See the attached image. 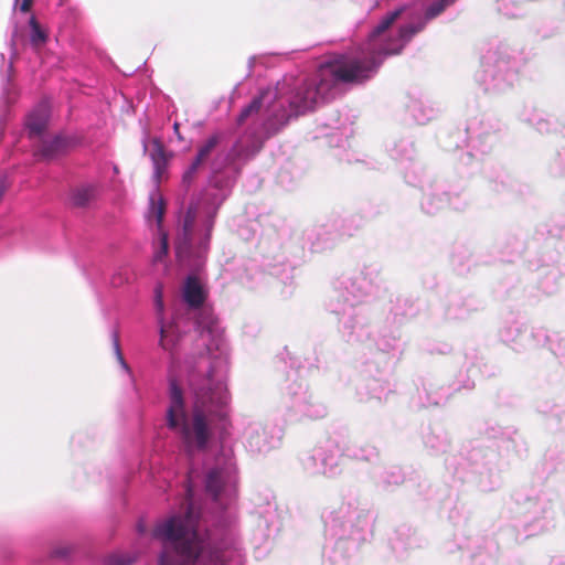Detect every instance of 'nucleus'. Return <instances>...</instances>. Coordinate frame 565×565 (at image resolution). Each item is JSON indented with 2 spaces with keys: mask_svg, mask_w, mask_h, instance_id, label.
Returning a JSON list of instances; mask_svg holds the SVG:
<instances>
[{
  "mask_svg": "<svg viewBox=\"0 0 565 565\" xmlns=\"http://www.w3.org/2000/svg\"><path fill=\"white\" fill-rule=\"evenodd\" d=\"M125 275H126L125 278L121 277V273L118 275H115L111 280L113 285L118 287V286L122 285L125 281H128L127 273H125Z\"/></svg>",
  "mask_w": 565,
  "mask_h": 565,
  "instance_id": "obj_19",
  "label": "nucleus"
},
{
  "mask_svg": "<svg viewBox=\"0 0 565 565\" xmlns=\"http://www.w3.org/2000/svg\"><path fill=\"white\" fill-rule=\"evenodd\" d=\"M278 440L259 423L248 424L243 431V441L252 452H266L276 447Z\"/></svg>",
  "mask_w": 565,
  "mask_h": 565,
  "instance_id": "obj_7",
  "label": "nucleus"
},
{
  "mask_svg": "<svg viewBox=\"0 0 565 565\" xmlns=\"http://www.w3.org/2000/svg\"><path fill=\"white\" fill-rule=\"evenodd\" d=\"M236 473L230 459L217 462L216 467L209 470L205 477V489L212 499L223 507L235 495Z\"/></svg>",
  "mask_w": 565,
  "mask_h": 565,
  "instance_id": "obj_4",
  "label": "nucleus"
},
{
  "mask_svg": "<svg viewBox=\"0 0 565 565\" xmlns=\"http://www.w3.org/2000/svg\"><path fill=\"white\" fill-rule=\"evenodd\" d=\"M32 2L33 0H15L14 8L19 9L21 12H28Z\"/></svg>",
  "mask_w": 565,
  "mask_h": 565,
  "instance_id": "obj_17",
  "label": "nucleus"
},
{
  "mask_svg": "<svg viewBox=\"0 0 565 565\" xmlns=\"http://www.w3.org/2000/svg\"><path fill=\"white\" fill-rule=\"evenodd\" d=\"M341 452L333 441H326L313 448L310 455L302 459L303 468L312 475L334 476L339 471Z\"/></svg>",
  "mask_w": 565,
  "mask_h": 565,
  "instance_id": "obj_5",
  "label": "nucleus"
},
{
  "mask_svg": "<svg viewBox=\"0 0 565 565\" xmlns=\"http://www.w3.org/2000/svg\"><path fill=\"white\" fill-rule=\"evenodd\" d=\"M194 470L188 476L183 511L159 520L152 535L161 543L159 565H243L232 529L221 525L203 533L194 507Z\"/></svg>",
  "mask_w": 565,
  "mask_h": 565,
  "instance_id": "obj_3",
  "label": "nucleus"
},
{
  "mask_svg": "<svg viewBox=\"0 0 565 565\" xmlns=\"http://www.w3.org/2000/svg\"><path fill=\"white\" fill-rule=\"evenodd\" d=\"M134 562V558L125 557L122 555H115L111 557L109 565H129Z\"/></svg>",
  "mask_w": 565,
  "mask_h": 565,
  "instance_id": "obj_16",
  "label": "nucleus"
},
{
  "mask_svg": "<svg viewBox=\"0 0 565 565\" xmlns=\"http://www.w3.org/2000/svg\"><path fill=\"white\" fill-rule=\"evenodd\" d=\"M201 168L202 166L200 163H198L195 160L192 161V163L189 166V168L184 171L182 175V184L185 188H189L191 185Z\"/></svg>",
  "mask_w": 565,
  "mask_h": 565,
  "instance_id": "obj_14",
  "label": "nucleus"
},
{
  "mask_svg": "<svg viewBox=\"0 0 565 565\" xmlns=\"http://www.w3.org/2000/svg\"><path fill=\"white\" fill-rule=\"evenodd\" d=\"M254 63V57L249 58V65Z\"/></svg>",
  "mask_w": 565,
  "mask_h": 565,
  "instance_id": "obj_22",
  "label": "nucleus"
},
{
  "mask_svg": "<svg viewBox=\"0 0 565 565\" xmlns=\"http://www.w3.org/2000/svg\"><path fill=\"white\" fill-rule=\"evenodd\" d=\"M418 2L388 12L363 45L330 56L312 77L286 75L275 87L260 92L238 117L239 124L250 120L259 128L242 137L231 152L221 151L218 134L199 146L194 160L202 167L210 163L211 175L209 186L191 203L178 230L175 254L181 263L195 268L203 264L214 217L238 173V161L256 154L265 140L277 134L291 117L333 97L339 84L361 83L376 72L385 56L398 54L428 21V0Z\"/></svg>",
  "mask_w": 565,
  "mask_h": 565,
  "instance_id": "obj_1",
  "label": "nucleus"
},
{
  "mask_svg": "<svg viewBox=\"0 0 565 565\" xmlns=\"http://www.w3.org/2000/svg\"><path fill=\"white\" fill-rule=\"evenodd\" d=\"M67 142L64 138L57 136L50 140H42L41 147L39 148L36 156L42 159H52L57 156L62 150L65 149Z\"/></svg>",
  "mask_w": 565,
  "mask_h": 565,
  "instance_id": "obj_11",
  "label": "nucleus"
},
{
  "mask_svg": "<svg viewBox=\"0 0 565 565\" xmlns=\"http://www.w3.org/2000/svg\"><path fill=\"white\" fill-rule=\"evenodd\" d=\"M68 553H70L68 547L56 548L54 551V555L58 556V557H65L66 555H68Z\"/></svg>",
  "mask_w": 565,
  "mask_h": 565,
  "instance_id": "obj_20",
  "label": "nucleus"
},
{
  "mask_svg": "<svg viewBox=\"0 0 565 565\" xmlns=\"http://www.w3.org/2000/svg\"><path fill=\"white\" fill-rule=\"evenodd\" d=\"M434 200L435 198H430V199H426L424 202H423V207L426 210L427 213H434L435 211H437L440 206L439 205H434Z\"/></svg>",
  "mask_w": 565,
  "mask_h": 565,
  "instance_id": "obj_18",
  "label": "nucleus"
},
{
  "mask_svg": "<svg viewBox=\"0 0 565 565\" xmlns=\"http://www.w3.org/2000/svg\"><path fill=\"white\" fill-rule=\"evenodd\" d=\"M50 106L47 102H41L30 111L25 119V128L30 138H40L49 119Z\"/></svg>",
  "mask_w": 565,
  "mask_h": 565,
  "instance_id": "obj_8",
  "label": "nucleus"
},
{
  "mask_svg": "<svg viewBox=\"0 0 565 565\" xmlns=\"http://www.w3.org/2000/svg\"><path fill=\"white\" fill-rule=\"evenodd\" d=\"M164 213V204L160 194L156 191L150 195V206L147 214L149 223H154L158 227L159 239L154 250L153 262L160 263L168 254L167 234L161 228V222Z\"/></svg>",
  "mask_w": 565,
  "mask_h": 565,
  "instance_id": "obj_6",
  "label": "nucleus"
},
{
  "mask_svg": "<svg viewBox=\"0 0 565 565\" xmlns=\"http://www.w3.org/2000/svg\"><path fill=\"white\" fill-rule=\"evenodd\" d=\"M115 351H116V355H117V359L122 367V370L129 375L131 376V371H130V367L128 366V364L126 363V361L124 360V356L120 352V348H119V342H118V339L117 337H115Z\"/></svg>",
  "mask_w": 565,
  "mask_h": 565,
  "instance_id": "obj_15",
  "label": "nucleus"
},
{
  "mask_svg": "<svg viewBox=\"0 0 565 565\" xmlns=\"http://www.w3.org/2000/svg\"><path fill=\"white\" fill-rule=\"evenodd\" d=\"M150 157L153 162L154 178L159 180L164 172L167 158L162 145L157 139L151 141Z\"/></svg>",
  "mask_w": 565,
  "mask_h": 565,
  "instance_id": "obj_12",
  "label": "nucleus"
},
{
  "mask_svg": "<svg viewBox=\"0 0 565 565\" xmlns=\"http://www.w3.org/2000/svg\"><path fill=\"white\" fill-rule=\"evenodd\" d=\"M98 189L90 183L81 184L72 190L71 201L75 206H86L97 196Z\"/></svg>",
  "mask_w": 565,
  "mask_h": 565,
  "instance_id": "obj_10",
  "label": "nucleus"
},
{
  "mask_svg": "<svg viewBox=\"0 0 565 565\" xmlns=\"http://www.w3.org/2000/svg\"><path fill=\"white\" fill-rule=\"evenodd\" d=\"M173 129H174V132H175V135L178 136V138H179V139H181V136H180V134H179V124H178V122H175V124L173 125Z\"/></svg>",
  "mask_w": 565,
  "mask_h": 565,
  "instance_id": "obj_21",
  "label": "nucleus"
},
{
  "mask_svg": "<svg viewBox=\"0 0 565 565\" xmlns=\"http://www.w3.org/2000/svg\"><path fill=\"white\" fill-rule=\"evenodd\" d=\"M291 407L300 416L307 418H319L326 413L324 407L321 405H313L310 402L307 391L296 394Z\"/></svg>",
  "mask_w": 565,
  "mask_h": 565,
  "instance_id": "obj_9",
  "label": "nucleus"
},
{
  "mask_svg": "<svg viewBox=\"0 0 565 565\" xmlns=\"http://www.w3.org/2000/svg\"><path fill=\"white\" fill-rule=\"evenodd\" d=\"M202 281L189 276L182 288L194 331L188 333L177 313L164 318L161 286L154 290V310L161 349L169 354L167 426L189 454L203 451L212 443L217 424L226 417L228 349L213 312L202 307Z\"/></svg>",
  "mask_w": 565,
  "mask_h": 565,
  "instance_id": "obj_2",
  "label": "nucleus"
},
{
  "mask_svg": "<svg viewBox=\"0 0 565 565\" xmlns=\"http://www.w3.org/2000/svg\"><path fill=\"white\" fill-rule=\"evenodd\" d=\"M29 25H30V41H31V44L35 49H39V47H41L45 43V41L47 39V33L38 23V21L35 20L34 17L30 18Z\"/></svg>",
  "mask_w": 565,
  "mask_h": 565,
  "instance_id": "obj_13",
  "label": "nucleus"
}]
</instances>
